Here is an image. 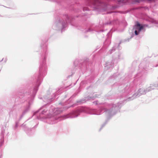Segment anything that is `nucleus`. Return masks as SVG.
<instances>
[{
  "instance_id": "nucleus-1",
  "label": "nucleus",
  "mask_w": 158,
  "mask_h": 158,
  "mask_svg": "<svg viewBox=\"0 0 158 158\" xmlns=\"http://www.w3.org/2000/svg\"><path fill=\"white\" fill-rule=\"evenodd\" d=\"M143 27L141 26L139 23H137L136 26V29H137L139 31H140L143 28Z\"/></svg>"
},
{
  "instance_id": "nucleus-2",
  "label": "nucleus",
  "mask_w": 158,
  "mask_h": 158,
  "mask_svg": "<svg viewBox=\"0 0 158 158\" xmlns=\"http://www.w3.org/2000/svg\"><path fill=\"white\" fill-rule=\"evenodd\" d=\"M127 0H120L118 1L119 2H122L123 3H124Z\"/></svg>"
},
{
  "instance_id": "nucleus-3",
  "label": "nucleus",
  "mask_w": 158,
  "mask_h": 158,
  "mask_svg": "<svg viewBox=\"0 0 158 158\" xmlns=\"http://www.w3.org/2000/svg\"><path fill=\"white\" fill-rule=\"evenodd\" d=\"M135 33L136 35H138V32L137 30H135Z\"/></svg>"
}]
</instances>
